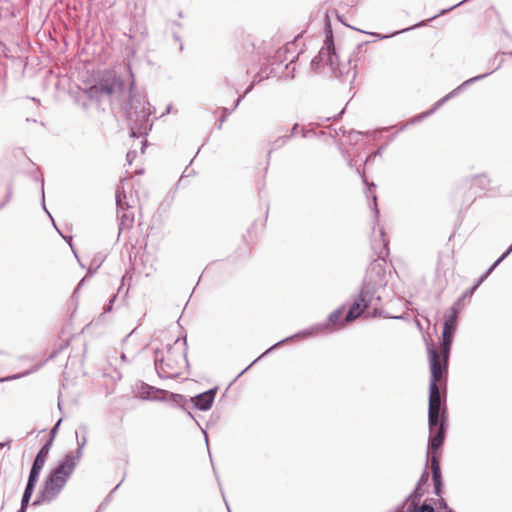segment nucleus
<instances>
[{"label":"nucleus","instance_id":"1","mask_svg":"<svg viewBox=\"0 0 512 512\" xmlns=\"http://www.w3.org/2000/svg\"><path fill=\"white\" fill-rule=\"evenodd\" d=\"M385 284V272L380 263L370 265L365 283L359 297L348 310L344 322H350L367 311V315H375L380 303V296L376 295V287Z\"/></svg>","mask_w":512,"mask_h":512},{"label":"nucleus","instance_id":"2","mask_svg":"<svg viewBox=\"0 0 512 512\" xmlns=\"http://www.w3.org/2000/svg\"><path fill=\"white\" fill-rule=\"evenodd\" d=\"M186 343L175 339L172 344H167L165 349L155 352V369L161 378L179 377L188 362L186 359Z\"/></svg>","mask_w":512,"mask_h":512},{"label":"nucleus","instance_id":"3","mask_svg":"<svg viewBox=\"0 0 512 512\" xmlns=\"http://www.w3.org/2000/svg\"><path fill=\"white\" fill-rule=\"evenodd\" d=\"M75 468L73 457L64 456L46 477L33 505L37 506L54 501L60 495Z\"/></svg>","mask_w":512,"mask_h":512},{"label":"nucleus","instance_id":"4","mask_svg":"<svg viewBox=\"0 0 512 512\" xmlns=\"http://www.w3.org/2000/svg\"><path fill=\"white\" fill-rule=\"evenodd\" d=\"M311 67L314 71L328 69L335 77H343L349 73V64H342L339 61L331 30L327 31L324 45L318 55L312 59Z\"/></svg>","mask_w":512,"mask_h":512},{"label":"nucleus","instance_id":"5","mask_svg":"<svg viewBox=\"0 0 512 512\" xmlns=\"http://www.w3.org/2000/svg\"><path fill=\"white\" fill-rule=\"evenodd\" d=\"M429 363L431 370V380L429 384V407L428 409L440 410L441 408V395L437 383L441 380L444 373H446L447 366L441 363L440 355L435 350L433 345L428 347Z\"/></svg>","mask_w":512,"mask_h":512},{"label":"nucleus","instance_id":"6","mask_svg":"<svg viewBox=\"0 0 512 512\" xmlns=\"http://www.w3.org/2000/svg\"><path fill=\"white\" fill-rule=\"evenodd\" d=\"M122 85V82L117 77L102 78L98 83L90 86L85 90L86 95L93 100H100L104 96H109Z\"/></svg>","mask_w":512,"mask_h":512},{"label":"nucleus","instance_id":"7","mask_svg":"<svg viewBox=\"0 0 512 512\" xmlns=\"http://www.w3.org/2000/svg\"><path fill=\"white\" fill-rule=\"evenodd\" d=\"M116 205L120 220V229L130 227L134 221V213L130 211L131 206L127 201V196L124 191H121L120 187H118L116 191Z\"/></svg>","mask_w":512,"mask_h":512},{"label":"nucleus","instance_id":"8","mask_svg":"<svg viewBox=\"0 0 512 512\" xmlns=\"http://www.w3.org/2000/svg\"><path fill=\"white\" fill-rule=\"evenodd\" d=\"M149 114L143 108L140 114L133 111V106L130 105L127 108V118L131 123V134L136 136L137 134H146L148 126Z\"/></svg>","mask_w":512,"mask_h":512},{"label":"nucleus","instance_id":"9","mask_svg":"<svg viewBox=\"0 0 512 512\" xmlns=\"http://www.w3.org/2000/svg\"><path fill=\"white\" fill-rule=\"evenodd\" d=\"M445 438V420H442L440 426L437 428V430L434 431V433H430L429 441H428V452L427 456H429L430 451H432V455L435 454L434 452L438 450Z\"/></svg>","mask_w":512,"mask_h":512},{"label":"nucleus","instance_id":"10","mask_svg":"<svg viewBox=\"0 0 512 512\" xmlns=\"http://www.w3.org/2000/svg\"><path fill=\"white\" fill-rule=\"evenodd\" d=\"M214 399H215V391L208 390L206 392L198 394L195 397H192L190 399V401L199 410L206 411L212 407Z\"/></svg>","mask_w":512,"mask_h":512},{"label":"nucleus","instance_id":"11","mask_svg":"<svg viewBox=\"0 0 512 512\" xmlns=\"http://www.w3.org/2000/svg\"><path fill=\"white\" fill-rule=\"evenodd\" d=\"M430 464L432 470V479L434 482V490L437 496L441 495L442 490V476L438 457L436 454L431 455Z\"/></svg>","mask_w":512,"mask_h":512},{"label":"nucleus","instance_id":"12","mask_svg":"<svg viewBox=\"0 0 512 512\" xmlns=\"http://www.w3.org/2000/svg\"><path fill=\"white\" fill-rule=\"evenodd\" d=\"M512 252V245L507 249V251L478 279L476 284L470 288L466 292L465 295H471L477 289V287L490 275V273L499 265L501 261H503L510 253Z\"/></svg>","mask_w":512,"mask_h":512},{"label":"nucleus","instance_id":"13","mask_svg":"<svg viewBox=\"0 0 512 512\" xmlns=\"http://www.w3.org/2000/svg\"><path fill=\"white\" fill-rule=\"evenodd\" d=\"M423 495H424V490L422 488H420L419 486H416L414 491L406 499L408 512H413L417 509Z\"/></svg>","mask_w":512,"mask_h":512},{"label":"nucleus","instance_id":"14","mask_svg":"<svg viewBox=\"0 0 512 512\" xmlns=\"http://www.w3.org/2000/svg\"><path fill=\"white\" fill-rule=\"evenodd\" d=\"M491 72H488V73H484V74H481V75H478V76H475L473 78H470L468 80H466L465 82H463V84L461 86H459L458 88H456L455 90H453L452 92H450L449 94H447L444 98H442L441 100H439L435 106L436 108L441 106L446 100H448L449 98L453 97L454 95H456L458 93V91L464 87V86H468L470 85L471 83L475 82V81H478L480 79H483L485 78L486 76H488Z\"/></svg>","mask_w":512,"mask_h":512},{"label":"nucleus","instance_id":"15","mask_svg":"<svg viewBox=\"0 0 512 512\" xmlns=\"http://www.w3.org/2000/svg\"><path fill=\"white\" fill-rule=\"evenodd\" d=\"M324 327L322 325H316L314 327H312L311 329H308V330H304L300 333H297L296 335L294 336H291V337H288L286 339H283L281 341H279L278 343H276L275 345H273L271 348H269L263 355H266L268 352H270L272 349H274L275 347L281 345L282 343L290 340V339H293L295 337H299V336H302V337H307V336H310V335H314V334H317L319 333Z\"/></svg>","mask_w":512,"mask_h":512},{"label":"nucleus","instance_id":"16","mask_svg":"<svg viewBox=\"0 0 512 512\" xmlns=\"http://www.w3.org/2000/svg\"><path fill=\"white\" fill-rule=\"evenodd\" d=\"M444 417L440 419V410L428 409V425L430 433H434L440 426Z\"/></svg>","mask_w":512,"mask_h":512},{"label":"nucleus","instance_id":"17","mask_svg":"<svg viewBox=\"0 0 512 512\" xmlns=\"http://www.w3.org/2000/svg\"><path fill=\"white\" fill-rule=\"evenodd\" d=\"M453 332L443 330L442 332V349H443V364L446 365L449 355L450 347L453 339Z\"/></svg>","mask_w":512,"mask_h":512},{"label":"nucleus","instance_id":"18","mask_svg":"<svg viewBox=\"0 0 512 512\" xmlns=\"http://www.w3.org/2000/svg\"><path fill=\"white\" fill-rule=\"evenodd\" d=\"M50 448H51V441H47L42 446V448L40 449L38 454L36 455L33 464L36 465L37 467H42L43 468L44 465H45L47 456L49 454Z\"/></svg>","mask_w":512,"mask_h":512},{"label":"nucleus","instance_id":"19","mask_svg":"<svg viewBox=\"0 0 512 512\" xmlns=\"http://www.w3.org/2000/svg\"><path fill=\"white\" fill-rule=\"evenodd\" d=\"M457 314L458 311L455 307L451 308V313L445 317L443 330L455 332L456 324H457Z\"/></svg>","mask_w":512,"mask_h":512},{"label":"nucleus","instance_id":"20","mask_svg":"<svg viewBox=\"0 0 512 512\" xmlns=\"http://www.w3.org/2000/svg\"><path fill=\"white\" fill-rule=\"evenodd\" d=\"M137 391L138 395L143 399H153L156 397L154 394L159 392L158 389H155L154 387L145 383H141L138 386Z\"/></svg>","mask_w":512,"mask_h":512},{"label":"nucleus","instance_id":"21","mask_svg":"<svg viewBox=\"0 0 512 512\" xmlns=\"http://www.w3.org/2000/svg\"><path fill=\"white\" fill-rule=\"evenodd\" d=\"M86 437H83L82 440H78V448H77V451L76 452H68L65 456H72L73 459H74V462H75V467L77 466V463L79 462V460L81 459L82 457V449L83 447L86 445Z\"/></svg>","mask_w":512,"mask_h":512},{"label":"nucleus","instance_id":"22","mask_svg":"<svg viewBox=\"0 0 512 512\" xmlns=\"http://www.w3.org/2000/svg\"><path fill=\"white\" fill-rule=\"evenodd\" d=\"M41 470L42 467H37L36 465L32 464L27 483L35 486Z\"/></svg>","mask_w":512,"mask_h":512},{"label":"nucleus","instance_id":"23","mask_svg":"<svg viewBox=\"0 0 512 512\" xmlns=\"http://www.w3.org/2000/svg\"><path fill=\"white\" fill-rule=\"evenodd\" d=\"M41 470L42 467H37L36 465L32 464L27 483L35 486Z\"/></svg>","mask_w":512,"mask_h":512},{"label":"nucleus","instance_id":"24","mask_svg":"<svg viewBox=\"0 0 512 512\" xmlns=\"http://www.w3.org/2000/svg\"><path fill=\"white\" fill-rule=\"evenodd\" d=\"M343 312H344L343 308H339L336 311L332 312L329 315V319H328L329 323L333 324V325L339 324L341 322L340 319H341V317L343 315Z\"/></svg>","mask_w":512,"mask_h":512},{"label":"nucleus","instance_id":"25","mask_svg":"<svg viewBox=\"0 0 512 512\" xmlns=\"http://www.w3.org/2000/svg\"><path fill=\"white\" fill-rule=\"evenodd\" d=\"M473 181H474V185H478L482 189H485L489 183V180L487 179V177L485 175H479V176L475 177Z\"/></svg>","mask_w":512,"mask_h":512},{"label":"nucleus","instance_id":"26","mask_svg":"<svg viewBox=\"0 0 512 512\" xmlns=\"http://www.w3.org/2000/svg\"><path fill=\"white\" fill-rule=\"evenodd\" d=\"M253 87H254V82H252V83L249 85V87L245 90L244 94H243L242 96H240V97L236 100V102H235V104H234V106H233L232 110H235V109L238 107V105L240 104L241 100H242V99H243V98H244V97H245V96H246V95H247V94H248V93L253 89Z\"/></svg>","mask_w":512,"mask_h":512},{"label":"nucleus","instance_id":"27","mask_svg":"<svg viewBox=\"0 0 512 512\" xmlns=\"http://www.w3.org/2000/svg\"><path fill=\"white\" fill-rule=\"evenodd\" d=\"M61 421H62V420H61V419H59V420L57 421V423L54 425V427H53V428L51 429V431H50V438H49V440H48V441H51V445L53 444L54 438H55V436H56V434H57V432H58V429H59V426H60V424H61Z\"/></svg>","mask_w":512,"mask_h":512},{"label":"nucleus","instance_id":"28","mask_svg":"<svg viewBox=\"0 0 512 512\" xmlns=\"http://www.w3.org/2000/svg\"><path fill=\"white\" fill-rule=\"evenodd\" d=\"M429 480V474L424 471L422 473V475L420 476V479L418 480V483L416 486H419L420 488H422L423 485H425Z\"/></svg>","mask_w":512,"mask_h":512},{"label":"nucleus","instance_id":"29","mask_svg":"<svg viewBox=\"0 0 512 512\" xmlns=\"http://www.w3.org/2000/svg\"><path fill=\"white\" fill-rule=\"evenodd\" d=\"M34 485H31V484H28L26 485V488L24 490V493H23V497L24 498H31L32 494H33V491H34Z\"/></svg>","mask_w":512,"mask_h":512},{"label":"nucleus","instance_id":"30","mask_svg":"<svg viewBox=\"0 0 512 512\" xmlns=\"http://www.w3.org/2000/svg\"><path fill=\"white\" fill-rule=\"evenodd\" d=\"M34 485H31V484H28L26 485V488L24 490V493H23V497L24 498H31L32 494H33V491H34Z\"/></svg>","mask_w":512,"mask_h":512},{"label":"nucleus","instance_id":"31","mask_svg":"<svg viewBox=\"0 0 512 512\" xmlns=\"http://www.w3.org/2000/svg\"><path fill=\"white\" fill-rule=\"evenodd\" d=\"M26 375H28V372H24V373H21V374L8 376V377H5V378H1L0 382L15 380V379L21 378V377L26 376Z\"/></svg>","mask_w":512,"mask_h":512},{"label":"nucleus","instance_id":"32","mask_svg":"<svg viewBox=\"0 0 512 512\" xmlns=\"http://www.w3.org/2000/svg\"><path fill=\"white\" fill-rule=\"evenodd\" d=\"M413 512H434V508L431 505L423 504L420 508L417 507Z\"/></svg>","mask_w":512,"mask_h":512},{"label":"nucleus","instance_id":"33","mask_svg":"<svg viewBox=\"0 0 512 512\" xmlns=\"http://www.w3.org/2000/svg\"><path fill=\"white\" fill-rule=\"evenodd\" d=\"M29 501H30L29 498L22 497L21 507H20V509L17 512H25V510H26V508L28 506Z\"/></svg>","mask_w":512,"mask_h":512},{"label":"nucleus","instance_id":"34","mask_svg":"<svg viewBox=\"0 0 512 512\" xmlns=\"http://www.w3.org/2000/svg\"><path fill=\"white\" fill-rule=\"evenodd\" d=\"M115 299H116V295H113V297L109 301V304H108L107 308H105V312L111 311L112 305H113V302H114Z\"/></svg>","mask_w":512,"mask_h":512},{"label":"nucleus","instance_id":"35","mask_svg":"<svg viewBox=\"0 0 512 512\" xmlns=\"http://www.w3.org/2000/svg\"><path fill=\"white\" fill-rule=\"evenodd\" d=\"M372 199H373V205H374V210H375V216H378L379 210L377 208L376 195H373Z\"/></svg>","mask_w":512,"mask_h":512},{"label":"nucleus","instance_id":"36","mask_svg":"<svg viewBox=\"0 0 512 512\" xmlns=\"http://www.w3.org/2000/svg\"><path fill=\"white\" fill-rule=\"evenodd\" d=\"M5 447H7L9 449V447H10V440H8L6 442H1L0 443V449H3Z\"/></svg>","mask_w":512,"mask_h":512},{"label":"nucleus","instance_id":"37","mask_svg":"<svg viewBox=\"0 0 512 512\" xmlns=\"http://www.w3.org/2000/svg\"><path fill=\"white\" fill-rule=\"evenodd\" d=\"M83 281H84V279H82L81 282L78 284V286L75 288L74 293H73L74 295L80 290V287H81Z\"/></svg>","mask_w":512,"mask_h":512},{"label":"nucleus","instance_id":"38","mask_svg":"<svg viewBox=\"0 0 512 512\" xmlns=\"http://www.w3.org/2000/svg\"><path fill=\"white\" fill-rule=\"evenodd\" d=\"M223 111H224V113H225V114H227V113H228L227 108H224V109H223ZM225 116H226V115H224V116H223V118L221 119V122H220V124H219V128H221V125H222V123H223V121H224Z\"/></svg>","mask_w":512,"mask_h":512},{"label":"nucleus","instance_id":"39","mask_svg":"<svg viewBox=\"0 0 512 512\" xmlns=\"http://www.w3.org/2000/svg\"><path fill=\"white\" fill-rule=\"evenodd\" d=\"M463 2H464V1H461V2L457 3L456 5H454V6H453V8H454V7H457V6H460V4H462ZM450 9H452V7H451Z\"/></svg>","mask_w":512,"mask_h":512},{"label":"nucleus","instance_id":"40","mask_svg":"<svg viewBox=\"0 0 512 512\" xmlns=\"http://www.w3.org/2000/svg\"><path fill=\"white\" fill-rule=\"evenodd\" d=\"M121 358H122V360H125V359H126L125 354H122V355H121Z\"/></svg>","mask_w":512,"mask_h":512},{"label":"nucleus","instance_id":"41","mask_svg":"<svg viewBox=\"0 0 512 512\" xmlns=\"http://www.w3.org/2000/svg\"><path fill=\"white\" fill-rule=\"evenodd\" d=\"M511 56H512V52H511Z\"/></svg>","mask_w":512,"mask_h":512}]
</instances>
